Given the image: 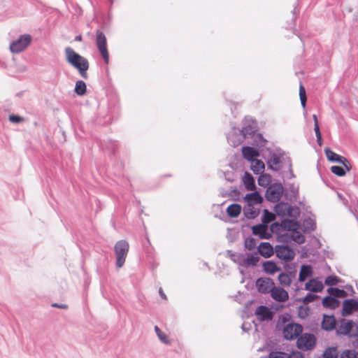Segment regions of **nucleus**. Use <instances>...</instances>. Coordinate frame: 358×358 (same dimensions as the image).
<instances>
[{
	"instance_id": "obj_1",
	"label": "nucleus",
	"mask_w": 358,
	"mask_h": 358,
	"mask_svg": "<svg viewBox=\"0 0 358 358\" xmlns=\"http://www.w3.org/2000/svg\"><path fill=\"white\" fill-rule=\"evenodd\" d=\"M65 55L66 62L76 69L83 78H87V71L89 69L87 59L76 52L70 47L65 48Z\"/></svg>"
},
{
	"instance_id": "obj_2",
	"label": "nucleus",
	"mask_w": 358,
	"mask_h": 358,
	"mask_svg": "<svg viewBox=\"0 0 358 358\" xmlns=\"http://www.w3.org/2000/svg\"><path fill=\"white\" fill-rule=\"evenodd\" d=\"M230 256L234 262L244 268L256 266L259 261L256 253H231Z\"/></svg>"
},
{
	"instance_id": "obj_3",
	"label": "nucleus",
	"mask_w": 358,
	"mask_h": 358,
	"mask_svg": "<svg viewBox=\"0 0 358 358\" xmlns=\"http://www.w3.org/2000/svg\"><path fill=\"white\" fill-rule=\"evenodd\" d=\"M129 243L124 240L119 241L115 243L114 250L116 257V266L117 268H121L124 265L129 252Z\"/></svg>"
},
{
	"instance_id": "obj_4",
	"label": "nucleus",
	"mask_w": 358,
	"mask_h": 358,
	"mask_svg": "<svg viewBox=\"0 0 358 358\" xmlns=\"http://www.w3.org/2000/svg\"><path fill=\"white\" fill-rule=\"evenodd\" d=\"M31 41L32 37L30 34H22L10 43V50L13 54H18L24 51L31 44Z\"/></svg>"
},
{
	"instance_id": "obj_5",
	"label": "nucleus",
	"mask_w": 358,
	"mask_h": 358,
	"mask_svg": "<svg viewBox=\"0 0 358 358\" xmlns=\"http://www.w3.org/2000/svg\"><path fill=\"white\" fill-rule=\"evenodd\" d=\"M284 224L285 227L288 229L287 236L292 241L299 244L303 243L305 241L303 235L298 231L299 224L297 222L289 221L284 222Z\"/></svg>"
},
{
	"instance_id": "obj_6",
	"label": "nucleus",
	"mask_w": 358,
	"mask_h": 358,
	"mask_svg": "<svg viewBox=\"0 0 358 358\" xmlns=\"http://www.w3.org/2000/svg\"><path fill=\"white\" fill-rule=\"evenodd\" d=\"M336 332L338 334L345 335L350 337L357 336L358 335V326L351 320L345 321L342 320Z\"/></svg>"
},
{
	"instance_id": "obj_7",
	"label": "nucleus",
	"mask_w": 358,
	"mask_h": 358,
	"mask_svg": "<svg viewBox=\"0 0 358 358\" xmlns=\"http://www.w3.org/2000/svg\"><path fill=\"white\" fill-rule=\"evenodd\" d=\"M297 338L296 345L300 350H310L315 346L316 338L312 334L305 333Z\"/></svg>"
},
{
	"instance_id": "obj_8",
	"label": "nucleus",
	"mask_w": 358,
	"mask_h": 358,
	"mask_svg": "<svg viewBox=\"0 0 358 358\" xmlns=\"http://www.w3.org/2000/svg\"><path fill=\"white\" fill-rule=\"evenodd\" d=\"M96 44L106 64L109 62V54L107 49V41L104 34L98 30L96 32Z\"/></svg>"
},
{
	"instance_id": "obj_9",
	"label": "nucleus",
	"mask_w": 358,
	"mask_h": 358,
	"mask_svg": "<svg viewBox=\"0 0 358 358\" xmlns=\"http://www.w3.org/2000/svg\"><path fill=\"white\" fill-rule=\"evenodd\" d=\"M303 331V327L296 323H289L282 330L283 336L286 340L292 341L297 338Z\"/></svg>"
},
{
	"instance_id": "obj_10",
	"label": "nucleus",
	"mask_w": 358,
	"mask_h": 358,
	"mask_svg": "<svg viewBox=\"0 0 358 358\" xmlns=\"http://www.w3.org/2000/svg\"><path fill=\"white\" fill-rule=\"evenodd\" d=\"M283 193V187L281 184L275 183L268 187L266 192V197L271 202L278 201Z\"/></svg>"
},
{
	"instance_id": "obj_11",
	"label": "nucleus",
	"mask_w": 358,
	"mask_h": 358,
	"mask_svg": "<svg viewBox=\"0 0 358 358\" xmlns=\"http://www.w3.org/2000/svg\"><path fill=\"white\" fill-rule=\"evenodd\" d=\"M275 252L278 258L286 262L292 260L295 257L294 251L286 245H276Z\"/></svg>"
},
{
	"instance_id": "obj_12",
	"label": "nucleus",
	"mask_w": 358,
	"mask_h": 358,
	"mask_svg": "<svg viewBox=\"0 0 358 358\" xmlns=\"http://www.w3.org/2000/svg\"><path fill=\"white\" fill-rule=\"evenodd\" d=\"M285 158L284 154L280 152H272L270 154L269 159L267 162L268 166L273 171H278L282 167V164Z\"/></svg>"
},
{
	"instance_id": "obj_13",
	"label": "nucleus",
	"mask_w": 358,
	"mask_h": 358,
	"mask_svg": "<svg viewBox=\"0 0 358 358\" xmlns=\"http://www.w3.org/2000/svg\"><path fill=\"white\" fill-rule=\"evenodd\" d=\"M274 282L269 278H259L256 281L258 291L262 294H271L274 287Z\"/></svg>"
},
{
	"instance_id": "obj_14",
	"label": "nucleus",
	"mask_w": 358,
	"mask_h": 358,
	"mask_svg": "<svg viewBox=\"0 0 358 358\" xmlns=\"http://www.w3.org/2000/svg\"><path fill=\"white\" fill-rule=\"evenodd\" d=\"M255 313L260 322L271 320L273 317V313L266 306H258Z\"/></svg>"
},
{
	"instance_id": "obj_15",
	"label": "nucleus",
	"mask_w": 358,
	"mask_h": 358,
	"mask_svg": "<svg viewBox=\"0 0 358 358\" xmlns=\"http://www.w3.org/2000/svg\"><path fill=\"white\" fill-rule=\"evenodd\" d=\"M252 230V234L261 239H269L271 237V231L266 224H259L253 226Z\"/></svg>"
},
{
	"instance_id": "obj_16",
	"label": "nucleus",
	"mask_w": 358,
	"mask_h": 358,
	"mask_svg": "<svg viewBox=\"0 0 358 358\" xmlns=\"http://www.w3.org/2000/svg\"><path fill=\"white\" fill-rule=\"evenodd\" d=\"M270 295L273 300L280 303L285 302L289 299L288 292L281 287L274 286Z\"/></svg>"
},
{
	"instance_id": "obj_17",
	"label": "nucleus",
	"mask_w": 358,
	"mask_h": 358,
	"mask_svg": "<svg viewBox=\"0 0 358 358\" xmlns=\"http://www.w3.org/2000/svg\"><path fill=\"white\" fill-rule=\"evenodd\" d=\"M358 310V301L355 299H346L343 303L342 315H350L353 311Z\"/></svg>"
},
{
	"instance_id": "obj_18",
	"label": "nucleus",
	"mask_w": 358,
	"mask_h": 358,
	"mask_svg": "<svg viewBox=\"0 0 358 358\" xmlns=\"http://www.w3.org/2000/svg\"><path fill=\"white\" fill-rule=\"evenodd\" d=\"M245 122H248V125L244 126L241 130V133L244 138L253 135L257 130V125L255 121L252 117H246Z\"/></svg>"
},
{
	"instance_id": "obj_19",
	"label": "nucleus",
	"mask_w": 358,
	"mask_h": 358,
	"mask_svg": "<svg viewBox=\"0 0 358 358\" xmlns=\"http://www.w3.org/2000/svg\"><path fill=\"white\" fill-rule=\"evenodd\" d=\"M258 252L264 258H269L274 254L275 250L269 243L263 242L259 244Z\"/></svg>"
},
{
	"instance_id": "obj_20",
	"label": "nucleus",
	"mask_w": 358,
	"mask_h": 358,
	"mask_svg": "<svg viewBox=\"0 0 358 358\" xmlns=\"http://www.w3.org/2000/svg\"><path fill=\"white\" fill-rule=\"evenodd\" d=\"M244 199L248 205L255 206L263 201V198L258 192L247 194Z\"/></svg>"
},
{
	"instance_id": "obj_21",
	"label": "nucleus",
	"mask_w": 358,
	"mask_h": 358,
	"mask_svg": "<svg viewBox=\"0 0 358 358\" xmlns=\"http://www.w3.org/2000/svg\"><path fill=\"white\" fill-rule=\"evenodd\" d=\"M323 288L322 282L314 278L310 280L305 285V289L313 292H320Z\"/></svg>"
},
{
	"instance_id": "obj_22",
	"label": "nucleus",
	"mask_w": 358,
	"mask_h": 358,
	"mask_svg": "<svg viewBox=\"0 0 358 358\" xmlns=\"http://www.w3.org/2000/svg\"><path fill=\"white\" fill-rule=\"evenodd\" d=\"M294 278V272L281 273L278 275V280L281 285L284 287H289L291 285L292 280Z\"/></svg>"
},
{
	"instance_id": "obj_23",
	"label": "nucleus",
	"mask_w": 358,
	"mask_h": 358,
	"mask_svg": "<svg viewBox=\"0 0 358 358\" xmlns=\"http://www.w3.org/2000/svg\"><path fill=\"white\" fill-rule=\"evenodd\" d=\"M336 319L333 315H324L322 322V327L326 331H331L335 328Z\"/></svg>"
},
{
	"instance_id": "obj_24",
	"label": "nucleus",
	"mask_w": 358,
	"mask_h": 358,
	"mask_svg": "<svg viewBox=\"0 0 358 358\" xmlns=\"http://www.w3.org/2000/svg\"><path fill=\"white\" fill-rule=\"evenodd\" d=\"M263 271L269 275H273L280 270L276 264L273 261H266L262 263Z\"/></svg>"
},
{
	"instance_id": "obj_25",
	"label": "nucleus",
	"mask_w": 358,
	"mask_h": 358,
	"mask_svg": "<svg viewBox=\"0 0 358 358\" xmlns=\"http://www.w3.org/2000/svg\"><path fill=\"white\" fill-rule=\"evenodd\" d=\"M242 153L243 157L250 162L259 155L258 150L252 147H243Z\"/></svg>"
},
{
	"instance_id": "obj_26",
	"label": "nucleus",
	"mask_w": 358,
	"mask_h": 358,
	"mask_svg": "<svg viewBox=\"0 0 358 358\" xmlns=\"http://www.w3.org/2000/svg\"><path fill=\"white\" fill-rule=\"evenodd\" d=\"M276 213L281 216H289L292 212V209L287 203H280L275 206Z\"/></svg>"
},
{
	"instance_id": "obj_27",
	"label": "nucleus",
	"mask_w": 358,
	"mask_h": 358,
	"mask_svg": "<svg viewBox=\"0 0 358 358\" xmlns=\"http://www.w3.org/2000/svg\"><path fill=\"white\" fill-rule=\"evenodd\" d=\"M243 182L245 189L248 191H253L256 189L254 178L248 172L244 174Z\"/></svg>"
},
{
	"instance_id": "obj_28",
	"label": "nucleus",
	"mask_w": 358,
	"mask_h": 358,
	"mask_svg": "<svg viewBox=\"0 0 358 358\" xmlns=\"http://www.w3.org/2000/svg\"><path fill=\"white\" fill-rule=\"evenodd\" d=\"M243 214L248 219H255L259 215V210L254 206L247 204L243 208Z\"/></svg>"
},
{
	"instance_id": "obj_29",
	"label": "nucleus",
	"mask_w": 358,
	"mask_h": 358,
	"mask_svg": "<svg viewBox=\"0 0 358 358\" xmlns=\"http://www.w3.org/2000/svg\"><path fill=\"white\" fill-rule=\"evenodd\" d=\"M313 268L310 265H302L299 275V280L304 282L308 277L312 276Z\"/></svg>"
},
{
	"instance_id": "obj_30",
	"label": "nucleus",
	"mask_w": 358,
	"mask_h": 358,
	"mask_svg": "<svg viewBox=\"0 0 358 358\" xmlns=\"http://www.w3.org/2000/svg\"><path fill=\"white\" fill-rule=\"evenodd\" d=\"M325 155L328 160L333 162H342V160L347 162V159L344 157L340 156L331 150L329 148L324 149Z\"/></svg>"
},
{
	"instance_id": "obj_31",
	"label": "nucleus",
	"mask_w": 358,
	"mask_h": 358,
	"mask_svg": "<svg viewBox=\"0 0 358 358\" xmlns=\"http://www.w3.org/2000/svg\"><path fill=\"white\" fill-rule=\"evenodd\" d=\"M265 169L264 163L259 159H253L251 161V170L255 174H259L264 171Z\"/></svg>"
},
{
	"instance_id": "obj_32",
	"label": "nucleus",
	"mask_w": 358,
	"mask_h": 358,
	"mask_svg": "<svg viewBox=\"0 0 358 358\" xmlns=\"http://www.w3.org/2000/svg\"><path fill=\"white\" fill-rule=\"evenodd\" d=\"M324 307L335 309L339 306V301L331 296H326L322 300Z\"/></svg>"
},
{
	"instance_id": "obj_33",
	"label": "nucleus",
	"mask_w": 358,
	"mask_h": 358,
	"mask_svg": "<svg viewBox=\"0 0 358 358\" xmlns=\"http://www.w3.org/2000/svg\"><path fill=\"white\" fill-rule=\"evenodd\" d=\"M241 212V206L237 203H233L228 206L227 213L231 217H236Z\"/></svg>"
},
{
	"instance_id": "obj_34",
	"label": "nucleus",
	"mask_w": 358,
	"mask_h": 358,
	"mask_svg": "<svg viewBox=\"0 0 358 358\" xmlns=\"http://www.w3.org/2000/svg\"><path fill=\"white\" fill-rule=\"evenodd\" d=\"M287 195L291 200H296L299 196V187L294 184H291L287 191Z\"/></svg>"
},
{
	"instance_id": "obj_35",
	"label": "nucleus",
	"mask_w": 358,
	"mask_h": 358,
	"mask_svg": "<svg viewBox=\"0 0 358 358\" xmlns=\"http://www.w3.org/2000/svg\"><path fill=\"white\" fill-rule=\"evenodd\" d=\"M327 292L330 294L331 296L338 297V298H343L347 296V294L345 291L343 289H340L336 287H329L327 289Z\"/></svg>"
},
{
	"instance_id": "obj_36",
	"label": "nucleus",
	"mask_w": 358,
	"mask_h": 358,
	"mask_svg": "<svg viewBox=\"0 0 358 358\" xmlns=\"http://www.w3.org/2000/svg\"><path fill=\"white\" fill-rule=\"evenodd\" d=\"M75 92L79 96H83L86 92V85L83 80H78L76 83Z\"/></svg>"
},
{
	"instance_id": "obj_37",
	"label": "nucleus",
	"mask_w": 358,
	"mask_h": 358,
	"mask_svg": "<svg viewBox=\"0 0 358 358\" xmlns=\"http://www.w3.org/2000/svg\"><path fill=\"white\" fill-rule=\"evenodd\" d=\"M155 331L159 339L165 344H170V341L165 333H164L157 326L155 327Z\"/></svg>"
},
{
	"instance_id": "obj_38",
	"label": "nucleus",
	"mask_w": 358,
	"mask_h": 358,
	"mask_svg": "<svg viewBox=\"0 0 358 358\" xmlns=\"http://www.w3.org/2000/svg\"><path fill=\"white\" fill-rule=\"evenodd\" d=\"M324 358H337L338 352L335 348H329L323 353Z\"/></svg>"
},
{
	"instance_id": "obj_39",
	"label": "nucleus",
	"mask_w": 358,
	"mask_h": 358,
	"mask_svg": "<svg viewBox=\"0 0 358 358\" xmlns=\"http://www.w3.org/2000/svg\"><path fill=\"white\" fill-rule=\"evenodd\" d=\"M341 358H358V352L353 350H346L341 353Z\"/></svg>"
},
{
	"instance_id": "obj_40",
	"label": "nucleus",
	"mask_w": 358,
	"mask_h": 358,
	"mask_svg": "<svg viewBox=\"0 0 358 358\" xmlns=\"http://www.w3.org/2000/svg\"><path fill=\"white\" fill-rule=\"evenodd\" d=\"M275 216L273 213L268 212L267 210H264V213L262 217V224H266L273 221Z\"/></svg>"
},
{
	"instance_id": "obj_41",
	"label": "nucleus",
	"mask_w": 358,
	"mask_h": 358,
	"mask_svg": "<svg viewBox=\"0 0 358 358\" xmlns=\"http://www.w3.org/2000/svg\"><path fill=\"white\" fill-rule=\"evenodd\" d=\"M257 245L256 240L253 238H248L244 241V246L246 249L252 250L255 248Z\"/></svg>"
},
{
	"instance_id": "obj_42",
	"label": "nucleus",
	"mask_w": 358,
	"mask_h": 358,
	"mask_svg": "<svg viewBox=\"0 0 358 358\" xmlns=\"http://www.w3.org/2000/svg\"><path fill=\"white\" fill-rule=\"evenodd\" d=\"M299 96L301 100V103L303 108H306V94L304 87L301 84L299 87Z\"/></svg>"
},
{
	"instance_id": "obj_43",
	"label": "nucleus",
	"mask_w": 358,
	"mask_h": 358,
	"mask_svg": "<svg viewBox=\"0 0 358 358\" xmlns=\"http://www.w3.org/2000/svg\"><path fill=\"white\" fill-rule=\"evenodd\" d=\"M270 182V176L267 174H262L258 178V184L260 186L266 187Z\"/></svg>"
},
{
	"instance_id": "obj_44",
	"label": "nucleus",
	"mask_w": 358,
	"mask_h": 358,
	"mask_svg": "<svg viewBox=\"0 0 358 358\" xmlns=\"http://www.w3.org/2000/svg\"><path fill=\"white\" fill-rule=\"evenodd\" d=\"M331 171L333 173L338 176H343L345 175V171L341 166H333L331 167Z\"/></svg>"
},
{
	"instance_id": "obj_45",
	"label": "nucleus",
	"mask_w": 358,
	"mask_h": 358,
	"mask_svg": "<svg viewBox=\"0 0 358 358\" xmlns=\"http://www.w3.org/2000/svg\"><path fill=\"white\" fill-rule=\"evenodd\" d=\"M338 282L339 278L336 275H329L325 279V284L329 286L336 285Z\"/></svg>"
},
{
	"instance_id": "obj_46",
	"label": "nucleus",
	"mask_w": 358,
	"mask_h": 358,
	"mask_svg": "<svg viewBox=\"0 0 358 358\" xmlns=\"http://www.w3.org/2000/svg\"><path fill=\"white\" fill-rule=\"evenodd\" d=\"M304 226L306 230L313 231L315 227V224L313 220L308 218L307 220H305Z\"/></svg>"
},
{
	"instance_id": "obj_47",
	"label": "nucleus",
	"mask_w": 358,
	"mask_h": 358,
	"mask_svg": "<svg viewBox=\"0 0 358 358\" xmlns=\"http://www.w3.org/2000/svg\"><path fill=\"white\" fill-rule=\"evenodd\" d=\"M269 358H288L287 353L284 352H271Z\"/></svg>"
},
{
	"instance_id": "obj_48",
	"label": "nucleus",
	"mask_w": 358,
	"mask_h": 358,
	"mask_svg": "<svg viewBox=\"0 0 358 358\" xmlns=\"http://www.w3.org/2000/svg\"><path fill=\"white\" fill-rule=\"evenodd\" d=\"M317 298V296L308 293L302 299V301L304 303H309L314 301Z\"/></svg>"
},
{
	"instance_id": "obj_49",
	"label": "nucleus",
	"mask_w": 358,
	"mask_h": 358,
	"mask_svg": "<svg viewBox=\"0 0 358 358\" xmlns=\"http://www.w3.org/2000/svg\"><path fill=\"white\" fill-rule=\"evenodd\" d=\"M314 130H315V136L317 138V142L319 145H321L322 139V134H321L319 126H317L316 129H314Z\"/></svg>"
},
{
	"instance_id": "obj_50",
	"label": "nucleus",
	"mask_w": 358,
	"mask_h": 358,
	"mask_svg": "<svg viewBox=\"0 0 358 358\" xmlns=\"http://www.w3.org/2000/svg\"><path fill=\"white\" fill-rule=\"evenodd\" d=\"M288 358H303V355L301 352L292 351L291 353H287Z\"/></svg>"
},
{
	"instance_id": "obj_51",
	"label": "nucleus",
	"mask_w": 358,
	"mask_h": 358,
	"mask_svg": "<svg viewBox=\"0 0 358 358\" xmlns=\"http://www.w3.org/2000/svg\"><path fill=\"white\" fill-rule=\"evenodd\" d=\"M9 120L13 123H20L23 120V118L18 115H10L9 116Z\"/></svg>"
},
{
	"instance_id": "obj_52",
	"label": "nucleus",
	"mask_w": 358,
	"mask_h": 358,
	"mask_svg": "<svg viewBox=\"0 0 358 358\" xmlns=\"http://www.w3.org/2000/svg\"><path fill=\"white\" fill-rule=\"evenodd\" d=\"M342 162H338L339 164H343L348 171H350L351 169V165L349 162V161L347 159V162L342 160Z\"/></svg>"
},
{
	"instance_id": "obj_53",
	"label": "nucleus",
	"mask_w": 358,
	"mask_h": 358,
	"mask_svg": "<svg viewBox=\"0 0 358 358\" xmlns=\"http://www.w3.org/2000/svg\"><path fill=\"white\" fill-rule=\"evenodd\" d=\"M227 140H228L229 143H231L234 147L237 146L240 143V142L236 143V142L231 141V136H228Z\"/></svg>"
},
{
	"instance_id": "obj_54",
	"label": "nucleus",
	"mask_w": 358,
	"mask_h": 358,
	"mask_svg": "<svg viewBox=\"0 0 358 358\" xmlns=\"http://www.w3.org/2000/svg\"><path fill=\"white\" fill-rule=\"evenodd\" d=\"M53 307H57L59 308L66 309L67 308V306L66 304H58V303H53Z\"/></svg>"
},
{
	"instance_id": "obj_55",
	"label": "nucleus",
	"mask_w": 358,
	"mask_h": 358,
	"mask_svg": "<svg viewBox=\"0 0 358 358\" xmlns=\"http://www.w3.org/2000/svg\"><path fill=\"white\" fill-rule=\"evenodd\" d=\"M313 118L314 120V129H316V127L319 126L316 115H313Z\"/></svg>"
},
{
	"instance_id": "obj_56",
	"label": "nucleus",
	"mask_w": 358,
	"mask_h": 358,
	"mask_svg": "<svg viewBox=\"0 0 358 358\" xmlns=\"http://www.w3.org/2000/svg\"><path fill=\"white\" fill-rule=\"evenodd\" d=\"M159 295L161 296L162 298L166 299V296L161 288L159 289Z\"/></svg>"
},
{
	"instance_id": "obj_57",
	"label": "nucleus",
	"mask_w": 358,
	"mask_h": 358,
	"mask_svg": "<svg viewBox=\"0 0 358 358\" xmlns=\"http://www.w3.org/2000/svg\"><path fill=\"white\" fill-rule=\"evenodd\" d=\"M288 162H289V159H288ZM289 173H290L291 177L294 178V176L292 170L291 169V164L290 163H289Z\"/></svg>"
},
{
	"instance_id": "obj_58",
	"label": "nucleus",
	"mask_w": 358,
	"mask_h": 358,
	"mask_svg": "<svg viewBox=\"0 0 358 358\" xmlns=\"http://www.w3.org/2000/svg\"><path fill=\"white\" fill-rule=\"evenodd\" d=\"M81 40H82L81 35L76 36L75 38V41H81Z\"/></svg>"
},
{
	"instance_id": "obj_59",
	"label": "nucleus",
	"mask_w": 358,
	"mask_h": 358,
	"mask_svg": "<svg viewBox=\"0 0 358 358\" xmlns=\"http://www.w3.org/2000/svg\"><path fill=\"white\" fill-rule=\"evenodd\" d=\"M242 329H243V331H247L248 329H249V327H247L246 324H243L242 325Z\"/></svg>"
}]
</instances>
